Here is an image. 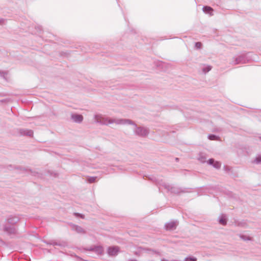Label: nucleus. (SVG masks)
Instances as JSON below:
<instances>
[{
    "instance_id": "obj_1",
    "label": "nucleus",
    "mask_w": 261,
    "mask_h": 261,
    "mask_svg": "<svg viewBox=\"0 0 261 261\" xmlns=\"http://www.w3.org/2000/svg\"><path fill=\"white\" fill-rule=\"evenodd\" d=\"M119 251V249L117 247H111L108 248V253L111 255H115Z\"/></svg>"
},
{
    "instance_id": "obj_2",
    "label": "nucleus",
    "mask_w": 261,
    "mask_h": 261,
    "mask_svg": "<svg viewBox=\"0 0 261 261\" xmlns=\"http://www.w3.org/2000/svg\"><path fill=\"white\" fill-rule=\"evenodd\" d=\"M72 118L74 122H81L83 121V117L81 115H74L72 116Z\"/></svg>"
},
{
    "instance_id": "obj_3",
    "label": "nucleus",
    "mask_w": 261,
    "mask_h": 261,
    "mask_svg": "<svg viewBox=\"0 0 261 261\" xmlns=\"http://www.w3.org/2000/svg\"><path fill=\"white\" fill-rule=\"evenodd\" d=\"M203 10L205 12L210 13L211 14V12L213 11V9L210 7H205L203 8Z\"/></svg>"
},
{
    "instance_id": "obj_4",
    "label": "nucleus",
    "mask_w": 261,
    "mask_h": 261,
    "mask_svg": "<svg viewBox=\"0 0 261 261\" xmlns=\"http://www.w3.org/2000/svg\"><path fill=\"white\" fill-rule=\"evenodd\" d=\"M142 130L141 128L138 129V133L142 135H145L147 134V131L145 129H143V132L142 133L141 131Z\"/></svg>"
},
{
    "instance_id": "obj_5",
    "label": "nucleus",
    "mask_w": 261,
    "mask_h": 261,
    "mask_svg": "<svg viewBox=\"0 0 261 261\" xmlns=\"http://www.w3.org/2000/svg\"><path fill=\"white\" fill-rule=\"evenodd\" d=\"M175 226V224L174 223H170V224H168V225L167 226V228L169 229H171L172 228H173Z\"/></svg>"
},
{
    "instance_id": "obj_6",
    "label": "nucleus",
    "mask_w": 261,
    "mask_h": 261,
    "mask_svg": "<svg viewBox=\"0 0 261 261\" xmlns=\"http://www.w3.org/2000/svg\"><path fill=\"white\" fill-rule=\"evenodd\" d=\"M220 223H221L222 225H225L226 224V220L225 218H222L220 221Z\"/></svg>"
},
{
    "instance_id": "obj_7",
    "label": "nucleus",
    "mask_w": 261,
    "mask_h": 261,
    "mask_svg": "<svg viewBox=\"0 0 261 261\" xmlns=\"http://www.w3.org/2000/svg\"><path fill=\"white\" fill-rule=\"evenodd\" d=\"M214 166L216 168H219L221 166V164L218 162H216L214 164Z\"/></svg>"
},
{
    "instance_id": "obj_8",
    "label": "nucleus",
    "mask_w": 261,
    "mask_h": 261,
    "mask_svg": "<svg viewBox=\"0 0 261 261\" xmlns=\"http://www.w3.org/2000/svg\"><path fill=\"white\" fill-rule=\"evenodd\" d=\"M255 162L256 163H259L261 162V156H258L257 158H256Z\"/></svg>"
},
{
    "instance_id": "obj_9",
    "label": "nucleus",
    "mask_w": 261,
    "mask_h": 261,
    "mask_svg": "<svg viewBox=\"0 0 261 261\" xmlns=\"http://www.w3.org/2000/svg\"><path fill=\"white\" fill-rule=\"evenodd\" d=\"M186 261H196L195 258L188 257L186 258Z\"/></svg>"
},
{
    "instance_id": "obj_10",
    "label": "nucleus",
    "mask_w": 261,
    "mask_h": 261,
    "mask_svg": "<svg viewBox=\"0 0 261 261\" xmlns=\"http://www.w3.org/2000/svg\"><path fill=\"white\" fill-rule=\"evenodd\" d=\"M202 44H201V43L200 42H197L196 43V47L197 48H200Z\"/></svg>"
},
{
    "instance_id": "obj_11",
    "label": "nucleus",
    "mask_w": 261,
    "mask_h": 261,
    "mask_svg": "<svg viewBox=\"0 0 261 261\" xmlns=\"http://www.w3.org/2000/svg\"><path fill=\"white\" fill-rule=\"evenodd\" d=\"M216 138V137L214 135H211L209 136V139L212 140H215Z\"/></svg>"
},
{
    "instance_id": "obj_12",
    "label": "nucleus",
    "mask_w": 261,
    "mask_h": 261,
    "mask_svg": "<svg viewBox=\"0 0 261 261\" xmlns=\"http://www.w3.org/2000/svg\"><path fill=\"white\" fill-rule=\"evenodd\" d=\"M95 179L94 177H91L89 179V181L90 182H94L95 181Z\"/></svg>"
},
{
    "instance_id": "obj_13",
    "label": "nucleus",
    "mask_w": 261,
    "mask_h": 261,
    "mask_svg": "<svg viewBox=\"0 0 261 261\" xmlns=\"http://www.w3.org/2000/svg\"><path fill=\"white\" fill-rule=\"evenodd\" d=\"M208 163L210 164H213L214 163V160L213 159H210L208 160Z\"/></svg>"
}]
</instances>
